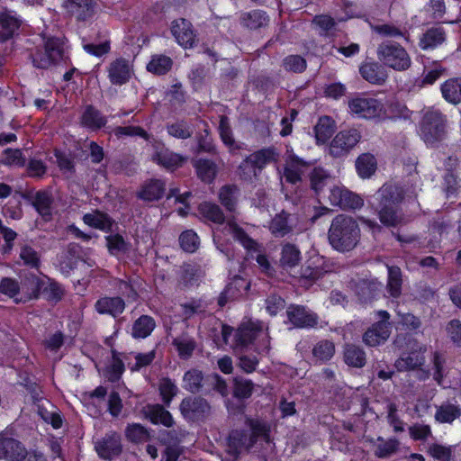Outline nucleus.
<instances>
[{
  "label": "nucleus",
  "mask_w": 461,
  "mask_h": 461,
  "mask_svg": "<svg viewBox=\"0 0 461 461\" xmlns=\"http://www.w3.org/2000/svg\"><path fill=\"white\" fill-rule=\"evenodd\" d=\"M106 72L112 85L122 86L131 77L132 68L127 59L119 58L108 65Z\"/></svg>",
  "instance_id": "13"
},
{
  "label": "nucleus",
  "mask_w": 461,
  "mask_h": 461,
  "mask_svg": "<svg viewBox=\"0 0 461 461\" xmlns=\"http://www.w3.org/2000/svg\"><path fill=\"white\" fill-rule=\"evenodd\" d=\"M173 343L176 346L180 357L184 359L189 358L195 348V342L193 339L188 337L175 339Z\"/></svg>",
  "instance_id": "52"
},
{
  "label": "nucleus",
  "mask_w": 461,
  "mask_h": 461,
  "mask_svg": "<svg viewBox=\"0 0 461 461\" xmlns=\"http://www.w3.org/2000/svg\"><path fill=\"white\" fill-rule=\"evenodd\" d=\"M155 354L153 351H149L147 353H139L134 356L135 364L131 365L128 363L129 368L131 371H138L140 368L149 366L154 359Z\"/></svg>",
  "instance_id": "64"
},
{
  "label": "nucleus",
  "mask_w": 461,
  "mask_h": 461,
  "mask_svg": "<svg viewBox=\"0 0 461 461\" xmlns=\"http://www.w3.org/2000/svg\"><path fill=\"white\" fill-rule=\"evenodd\" d=\"M289 321L297 328H312L317 325V315L302 306H291L287 310Z\"/></svg>",
  "instance_id": "16"
},
{
  "label": "nucleus",
  "mask_w": 461,
  "mask_h": 461,
  "mask_svg": "<svg viewBox=\"0 0 461 461\" xmlns=\"http://www.w3.org/2000/svg\"><path fill=\"white\" fill-rule=\"evenodd\" d=\"M301 261L300 250L292 244H285L283 246L280 264L283 269L290 270L298 266Z\"/></svg>",
  "instance_id": "28"
},
{
  "label": "nucleus",
  "mask_w": 461,
  "mask_h": 461,
  "mask_svg": "<svg viewBox=\"0 0 461 461\" xmlns=\"http://www.w3.org/2000/svg\"><path fill=\"white\" fill-rule=\"evenodd\" d=\"M446 116L439 110L429 108L423 113L419 134L428 147H436L446 138Z\"/></svg>",
  "instance_id": "3"
},
{
  "label": "nucleus",
  "mask_w": 461,
  "mask_h": 461,
  "mask_svg": "<svg viewBox=\"0 0 461 461\" xmlns=\"http://www.w3.org/2000/svg\"><path fill=\"white\" fill-rule=\"evenodd\" d=\"M456 160L451 157H447L443 161V165L438 164V168H445L447 173L444 176V191L446 193V199L454 198L459 187L456 176L451 172L452 168L456 166Z\"/></svg>",
  "instance_id": "23"
},
{
  "label": "nucleus",
  "mask_w": 461,
  "mask_h": 461,
  "mask_svg": "<svg viewBox=\"0 0 461 461\" xmlns=\"http://www.w3.org/2000/svg\"><path fill=\"white\" fill-rule=\"evenodd\" d=\"M270 230L276 236L283 237L290 231L287 215L285 212L277 214L270 224Z\"/></svg>",
  "instance_id": "54"
},
{
  "label": "nucleus",
  "mask_w": 461,
  "mask_h": 461,
  "mask_svg": "<svg viewBox=\"0 0 461 461\" xmlns=\"http://www.w3.org/2000/svg\"><path fill=\"white\" fill-rule=\"evenodd\" d=\"M310 179L312 189L319 194L327 185L330 176L323 168L316 167L311 173Z\"/></svg>",
  "instance_id": "51"
},
{
  "label": "nucleus",
  "mask_w": 461,
  "mask_h": 461,
  "mask_svg": "<svg viewBox=\"0 0 461 461\" xmlns=\"http://www.w3.org/2000/svg\"><path fill=\"white\" fill-rule=\"evenodd\" d=\"M425 348H420L419 351H412L408 356L401 357L395 362V367L398 371L414 369L421 366L424 362L423 352Z\"/></svg>",
  "instance_id": "30"
},
{
  "label": "nucleus",
  "mask_w": 461,
  "mask_h": 461,
  "mask_svg": "<svg viewBox=\"0 0 461 461\" xmlns=\"http://www.w3.org/2000/svg\"><path fill=\"white\" fill-rule=\"evenodd\" d=\"M376 167V158L370 153H364L356 160V169L361 178H369L375 174Z\"/></svg>",
  "instance_id": "27"
},
{
  "label": "nucleus",
  "mask_w": 461,
  "mask_h": 461,
  "mask_svg": "<svg viewBox=\"0 0 461 461\" xmlns=\"http://www.w3.org/2000/svg\"><path fill=\"white\" fill-rule=\"evenodd\" d=\"M253 390V384L249 380L235 379L234 395L238 398H249Z\"/></svg>",
  "instance_id": "63"
},
{
  "label": "nucleus",
  "mask_w": 461,
  "mask_h": 461,
  "mask_svg": "<svg viewBox=\"0 0 461 461\" xmlns=\"http://www.w3.org/2000/svg\"><path fill=\"white\" fill-rule=\"evenodd\" d=\"M359 72L364 79L371 84H382L385 80L384 73L381 71L380 66L375 62H368L363 64Z\"/></svg>",
  "instance_id": "34"
},
{
  "label": "nucleus",
  "mask_w": 461,
  "mask_h": 461,
  "mask_svg": "<svg viewBox=\"0 0 461 461\" xmlns=\"http://www.w3.org/2000/svg\"><path fill=\"white\" fill-rule=\"evenodd\" d=\"M318 143H325L334 133L335 125L333 120L329 116L321 117L314 128Z\"/></svg>",
  "instance_id": "33"
},
{
  "label": "nucleus",
  "mask_w": 461,
  "mask_h": 461,
  "mask_svg": "<svg viewBox=\"0 0 461 461\" xmlns=\"http://www.w3.org/2000/svg\"><path fill=\"white\" fill-rule=\"evenodd\" d=\"M203 379L201 371L197 369L189 370L184 375V387L192 393L198 392L202 387Z\"/></svg>",
  "instance_id": "49"
},
{
  "label": "nucleus",
  "mask_w": 461,
  "mask_h": 461,
  "mask_svg": "<svg viewBox=\"0 0 461 461\" xmlns=\"http://www.w3.org/2000/svg\"><path fill=\"white\" fill-rule=\"evenodd\" d=\"M360 139L361 134L356 129L339 131L330 145V155L338 158L348 154L359 142Z\"/></svg>",
  "instance_id": "11"
},
{
  "label": "nucleus",
  "mask_w": 461,
  "mask_h": 461,
  "mask_svg": "<svg viewBox=\"0 0 461 461\" xmlns=\"http://www.w3.org/2000/svg\"><path fill=\"white\" fill-rule=\"evenodd\" d=\"M64 9L77 20L85 21L95 13V0H63Z\"/></svg>",
  "instance_id": "18"
},
{
  "label": "nucleus",
  "mask_w": 461,
  "mask_h": 461,
  "mask_svg": "<svg viewBox=\"0 0 461 461\" xmlns=\"http://www.w3.org/2000/svg\"><path fill=\"white\" fill-rule=\"evenodd\" d=\"M123 371H124L123 359L121 357L120 354L113 351L112 359L104 370V375L110 381L113 382V381L118 380L121 377Z\"/></svg>",
  "instance_id": "44"
},
{
  "label": "nucleus",
  "mask_w": 461,
  "mask_h": 461,
  "mask_svg": "<svg viewBox=\"0 0 461 461\" xmlns=\"http://www.w3.org/2000/svg\"><path fill=\"white\" fill-rule=\"evenodd\" d=\"M22 20L14 11L5 10L0 13V39L6 41L12 38L21 26Z\"/></svg>",
  "instance_id": "20"
},
{
  "label": "nucleus",
  "mask_w": 461,
  "mask_h": 461,
  "mask_svg": "<svg viewBox=\"0 0 461 461\" xmlns=\"http://www.w3.org/2000/svg\"><path fill=\"white\" fill-rule=\"evenodd\" d=\"M49 283V278L46 276L30 275L22 283L23 296L18 300L23 303L32 299L37 298L43 287Z\"/></svg>",
  "instance_id": "14"
},
{
  "label": "nucleus",
  "mask_w": 461,
  "mask_h": 461,
  "mask_svg": "<svg viewBox=\"0 0 461 461\" xmlns=\"http://www.w3.org/2000/svg\"><path fill=\"white\" fill-rule=\"evenodd\" d=\"M146 415L154 424H162L166 427L173 425V418L169 411L161 405L155 404L147 407Z\"/></svg>",
  "instance_id": "32"
},
{
  "label": "nucleus",
  "mask_w": 461,
  "mask_h": 461,
  "mask_svg": "<svg viewBox=\"0 0 461 461\" xmlns=\"http://www.w3.org/2000/svg\"><path fill=\"white\" fill-rule=\"evenodd\" d=\"M23 453L25 448L19 441L0 435V459L21 461Z\"/></svg>",
  "instance_id": "21"
},
{
  "label": "nucleus",
  "mask_w": 461,
  "mask_h": 461,
  "mask_svg": "<svg viewBox=\"0 0 461 461\" xmlns=\"http://www.w3.org/2000/svg\"><path fill=\"white\" fill-rule=\"evenodd\" d=\"M107 248L111 254L119 255L127 249V244L123 238L119 235H110L106 237Z\"/></svg>",
  "instance_id": "60"
},
{
  "label": "nucleus",
  "mask_w": 461,
  "mask_h": 461,
  "mask_svg": "<svg viewBox=\"0 0 461 461\" xmlns=\"http://www.w3.org/2000/svg\"><path fill=\"white\" fill-rule=\"evenodd\" d=\"M380 221L388 226H395L402 221V218L393 207V203H385L379 211Z\"/></svg>",
  "instance_id": "50"
},
{
  "label": "nucleus",
  "mask_w": 461,
  "mask_h": 461,
  "mask_svg": "<svg viewBox=\"0 0 461 461\" xmlns=\"http://www.w3.org/2000/svg\"><path fill=\"white\" fill-rule=\"evenodd\" d=\"M171 32L177 43L185 49L192 48L195 36L191 23L185 19H177L172 23Z\"/></svg>",
  "instance_id": "17"
},
{
  "label": "nucleus",
  "mask_w": 461,
  "mask_h": 461,
  "mask_svg": "<svg viewBox=\"0 0 461 461\" xmlns=\"http://www.w3.org/2000/svg\"><path fill=\"white\" fill-rule=\"evenodd\" d=\"M417 198V190L412 185L396 182L385 183L376 193L381 202H404Z\"/></svg>",
  "instance_id": "9"
},
{
  "label": "nucleus",
  "mask_w": 461,
  "mask_h": 461,
  "mask_svg": "<svg viewBox=\"0 0 461 461\" xmlns=\"http://www.w3.org/2000/svg\"><path fill=\"white\" fill-rule=\"evenodd\" d=\"M285 161V164L282 177L291 184L300 182L302 176L308 167V163L294 154L293 150L289 149L286 150Z\"/></svg>",
  "instance_id": "12"
},
{
  "label": "nucleus",
  "mask_w": 461,
  "mask_h": 461,
  "mask_svg": "<svg viewBox=\"0 0 461 461\" xmlns=\"http://www.w3.org/2000/svg\"><path fill=\"white\" fill-rule=\"evenodd\" d=\"M113 133L118 138L123 136H140L145 140H149V134L139 126H120L113 130Z\"/></svg>",
  "instance_id": "62"
},
{
  "label": "nucleus",
  "mask_w": 461,
  "mask_h": 461,
  "mask_svg": "<svg viewBox=\"0 0 461 461\" xmlns=\"http://www.w3.org/2000/svg\"><path fill=\"white\" fill-rule=\"evenodd\" d=\"M95 450L104 459H112L122 451L121 438L116 433L107 434L103 439L95 442Z\"/></svg>",
  "instance_id": "15"
},
{
  "label": "nucleus",
  "mask_w": 461,
  "mask_h": 461,
  "mask_svg": "<svg viewBox=\"0 0 461 461\" xmlns=\"http://www.w3.org/2000/svg\"><path fill=\"white\" fill-rule=\"evenodd\" d=\"M345 362L348 366L362 367L366 363L365 352L354 345H348L344 352Z\"/></svg>",
  "instance_id": "45"
},
{
  "label": "nucleus",
  "mask_w": 461,
  "mask_h": 461,
  "mask_svg": "<svg viewBox=\"0 0 461 461\" xmlns=\"http://www.w3.org/2000/svg\"><path fill=\"white\" fill-rule=\"evenodd\" d=\"M377 316L380 320L374 323L363 335L364 343L369 347L384 343L390 336L389 313L386 311H379Z\"/></svg>",
  "instance_id": "10"
},
{
  "label": "nucleus",
  "mask_w": 461,
  "mask_h": 461,
  "mask_svg": "<svg viewBox=\"0 0 461 461\" xmlns=\"http://www.w3.org/2000/svg\"><path fill=\"white\" fill-rule=\"evenodd\" d=\"M83 220L88 226L106 232L113 230V225L114 223L107 214L100 212L87 213L84 216Z\"/></svg>",
  "instance_id": "29"
},
{
  "label": "nucleus",
  "mask_w": 461,
  "mask_h": 461,
  "mask_svg": "<svg viewBox=\"0 0 461 461\" xmlns=\"http://www.w3.org/2000/svg\"><path fill=\"white\" fill-rule=\"evenodd\" d=\"M153 159L167 168H174L180 166L185 160L183 157L173 153L168 149H163L153 155Z\"/></svg>",
  "instance_id": "43"
},
{
  "label": "nucleus",
  "mask_w": 461,
  "mask_h": 461,
  "mask_svg": "<svg viewBox=\"0 0 461 461\" xmlns=\"http://www.w3.org/2000/svg\"><path fill=\"white\" fill-rule=\"evenodd\" d=\"M2 163L8 166L22 167L25 163L20 149H6L1 159Z\"/></svg>",
  "instance_id": "58"
},
{
  "label": "nucleus",
  "mask_w": 461,
  "mask_h": 461,
  "mask_svg": "<svg viewBox=\"0 0 461 461\" xmlns=\"http://www.w3.org/2000/svg\"><path fill=\"white\" fill-rule=\"evenodd\" d=\"M460 415V410L454 404H443L438 408L435 419L440 423H451Z\"/></svg>",
  "instance_id": "48"
},
{
  "label": "nucleus",
  "mask_w": 461,
  "mask_h": 461,
  "mask_svg": "<svg viewBox=\"0 0 461 461\" xmlns=\"http://www.w3.org/2000/svg\"><path fill=\"white\" fill-rule=\"evenodd\" d=\"M65 53L62 42L59 38H48L42 50L32 55V62L36 68H48L63 61Z\"/></svg>",
  "instance_id": "8"
},
{
  "label": "nucleus",
  "mask_w": 461,
  "mask_h": 461,
  "mask_svg": "<svg viewBox=\"0 0 461 461\" xmlns=\"http://www.w3.org/2000/svg\"><path fill=\"white\" fill-rule=\"evenodd\" d=\"M387 289L391 296L398 297L401 294L402 275L397 267H388Z\"/></svg>",
  "instance_id": "47"
},
{
  "label": "nucleus",
  "mask_w": 461,
  "mask_h": 461,
  "mask_svg": "<svg viewBox=\"0 0 461 461\" xmlns=\"http://www.w3.org/2000/svg\"><path fill=\"white\" fill-rule=\"evenodd\" d=\"M398 441L390 438L388 440L378 439V444L375 450V455L378 457H387L393 454L398 447Z\"/></svg>",
  "instance_id": "59"
},
{
  "label": "nucleus",
  "mask_w": 461,
  "mask_h": 461,
  "mask_svg": "<svg viewBox=\"0 0 461 461\" xmlns=\"http://www.w3.org/2000/svg\"><path fill=\"white\" fill-rule=\"evenodd\" d=\"M198 210L203 218L215 223H222L227 219L217 203H199Z\"/></svg>",
  "instance_id": "40"
},
{
  "label": "nucleus",
  "mask_w": 461,
  "mask_h": 461,
  "mask_svg": "<svg viewBox=\"0 0 461 461\" xmlns=\"http://www.w3.org/2000/svg\"><path fill=\"white\" fill-rule=\"evenodd\" d=\"M352 115L366 120L382 121L388 117L384 104L373 97L357 96L348 101Z\"/></svg>",
  "instance_id": "6"
},
{
  "label": "nucleus",
  "mask_w": 461,
  "mask_h": 461,
  "mask_svg": "<svg viewBox=\"0 0 461 461\" xmlns=\"http://www.w3.org/2000/svg\"><path fill=\"white\" fill-rule=\"evenodd\" d=\"M159 392L163 402L168 405L177 393L176 385L168 378H163L159 382Z\"/></svg>",
  "instance_id": "57"
},
{
  "label": "nucleus",
  "mask_w": 461,
  "mask_h": 461,
  "mask_svg": "<svg viewBox=\"0 0 461 461\" xmlns=\"http://www.w3.org/2000/svg\"><path fill=\"white\" fill-rule=\"evenodd\" d=\"M377 59L386 68L398 72L408 70L411 66V58L408 51L399 43L385 41L376 50Z\"/></svg>",
  "instance_id": "4"
},
{
  "label": "nucleus",
  "mask_w": 461,
  "mask_h": 461,
  "mask_svg": "<svg viewBox=\"0 0 461 461\" xmlns=\"http://www.w3.org/2000/svg\"><path fill=\"white\" fill-rule=\"evenodd\" d=\"M335 351L334 344L328 340L319 342L313 348V355L321 361L329 360Z\"/></svg>",
  "instance_id": "56"
},
{
  "label": "nucleus",
  "mask_w": 461,
  "mask_h": 461,
  "mask_svg": "<svg viewBox=\"0 0 461 461\" xmlns=\"http://www.w3.org/2000/svg\"><path fill=\"white\" fill-rule=\"evenodd\" d=\"M209 410L207 402L199 397H188L182 401L180 411L188 420L199 419Z\"/></svg>",
  "instance_id": "22"
},
{
  "label": "nucleus",
  "mask_w": 461,
  "mask_h": 461,
  "mask_svg": "<svg viewBox=\"0 0 461 461\" xmlns=\"http://www.w3.org/2000/svg\"><path fill=\"white\" fill-rule=\"evenodd\" d=\"M268 16L265 12L260 10H254L246 13L241 17L242 25L251 30L266 26L268 23Z\"/></svg>",
  "instance_id": "35"
},
{
  "label": "nucleus",
  "mask_w": 461,
  "mask_h": 461,
  "mask_svg": "<svg viewBox=\"0 0 461 461\" xmlns=\"http://www.w3.org/2000/svg\"><path fill=\"white\" fill-rule=\"evenodd\" d=\"M228 231L233 236L235 240L240 241V243L249 251V252H257L258 251V244L255 240L250 239L242 229L238 227L235 223L231 221H228L226 226Z\"/></svg>",
  "instance_id": "37"
},
{
  "label": "nucleus",
  "mask_w": 461,
  "mask_h": 461,
  "mask_svg": "<svg viewBox=\"0 0 461 461\" xmlns=\"http://www.w3.org/2000/svg\"><path fill=\"white\" fill-rule=\"evenodd\" d=\"M181 248L186 252H194L199 246V238L193 230L183 231L179 237Z\"/></svg>",
  "instance_id": "53"
},
{
  "label": "nucleus",
  "mask_w": 461,
  "mask_h": 461,
  "mask_svg": "<svg viewBox=\"0 0 461 461\" xmlns=\"http://www.w3.org/2000/svg\"><path fill=\"white\" fill-rule=\"evenodd\" d=\"M279 153L273 147L265 148L250 154L239 167L240 175L246 180H250L267 165L276 162Z\"/></svg>",
  "instance_id": "7"
},
{
  "label": "nucleus",
  "mask_w": 461,
  "mask_h": 461,
  "mask_svg": "<svg viewBox=\"0 0 461 461\" xmlns=\"http://www.w3.org/2000/svg\"><path fill=\"white\" fill-rule=\"evenodd\" d=\"M284 68L293 72H303L306 68V61L298 55L286 57L283 61Z\"/></svg>",
  "instance_id": "61"
},
{
  "label": "nucleus",
  "mask_w": 461,
  "mask_h": 461,
  "mask_svg": "<svg viewBox=\"0 0 461 461\" xmlns=\"http://www.w3.org/2000/svg\"><path fill=\"white\" fill-rule=\"evenodd\" d=\"M95 308L100 314H108L116 317L124 311L125 303L120 297L104 296L97 300Z\"/></svg>",
  "instance_id": "24"
},
{
  "label": "nucleus",
  "mask_w": 461,
  "mask_h": 461,
  "mask_svg": "<svg viewBox=\"0 0 461 461\" xmlns=\"http://www.w3.org/2000/svg\"><path fill=\"white\" fill-rule=\"evenodd\" d=\"M445 41V32L442 28L428 30L420 41V47L423 50L433 49Z\"/></svg>",
  "instance_id": "36"
},
{
  "label": "nucleus",
  "mask_w": 461,
  "mask_h": 461,
  "mask_svg": "<svg viewBox=\"0 0 461 461\" xmlns=\"http://www.w3.org/2000/svg\"><path fill=\"white\" fill-rule=\"evenodd\" d=\"M172 59L165 55H154L147 65L148 71L156 75H164L170 70Z\"/></svg>",
  "instance_id": "42"
},
{
  "label": "nucleus",
  "mask_w": 461,
  "mask_h": 461,
  "mask_svg": "<svg viewBox=\"0 0 461 461\" xmlns=\"http://www.w3.org/2000/svg\"><path fill=\"white\" fill-rule=\"evenodd\" d=\"M258 339L262 341V348H267V335L262 321H249L243 322L235 333V343L230 344L235 351L242 350Z\"/></svg>",
  "instance_id": "5"
},
{
  "label": "nucleus",
  "mask_w": 461,
  "mask_h": 461,
  "mask_svg": "<svg viewBox=\"0 0 461 461\" xmlns=\"http://www.w3.org/2000/svg\"><path fill=\"white\" fill-rule=\"evenodd\" d=\"M82 124L92 130H98L105 125L106 119L95 109L87 107L82 115Z\"/></svg>",
  "instance_id": "41"
},
{
  "label": "nucleus",
  "mask_w": 461,
  "mask_h": 461,
  "mask_svg": "<svg viewBox=\"0 0 461 461\" xmlns=\"http://www.w3.org/2000/svg\"><path fill=\"white\" fill-rule=\"evenodd\" d=\"M0 292L14 299L15 303H23V301L18 300L23 296L22 286L14 279L3 278L0 282Z\"/></svg>",
  "instance_id": "46"
},
{
  "label": "nucleus",
  "mask_w": 461,
  "mask_h": 461,
  "mask_svg": "<svg viewBox=\"0 0 461 461\" xmlns=\"http://www.w3.org/2000/svg\"><path fill=\"white\" fill-rule=\"evenodd\" d=\"M166 129L168 135L176 139L185 140L193 134L191 125L183 120L168 122Z\"/></svg>",
  "instance_id": "39"
},
{
  "label": "nucleus",
  "mask_w": 461,
  "mask_h": 461,
  "mask_svg": "<svg viewBox=\"0 0 461 461\" xmlns=\"http://www.w3.org/2000/svg\"><path fill=\"white\" fill-rule=\"evenodd\" d=\"M360 230L356 221L345 215L337 216L329 230L330 245L338 251L353 249L359 241Z\"/></svg>",
  "instance_id": "2"
},
{
  "label": "nucleus",
  "mask_w": 461,
  "mask_h": 461,
  "mask_svg": "<svg viewBox=\"0 0 461 461\" xmlns=\"http://www.w3.org/2000/svg\"><path fill=\"white\" fill-rule=\"evenodd\" d=\"M156 327L154 319L148 315H142L132 325L131 335L136 339H145L150 335Z\"/></svg>",
  "instance_id": "31"
},
{
  "label": "nucleus",
  "mask_w": 461,
  "mask_h": 461,
  "mask_svg": "<svg viewBox=\"0 0 461 461\" xmlns=\"http://www.w3.org/2000/svg\"><path fill=\"white\" fill-rule=\"evenodd\" d=\"M249 426L250 428L249 437L239 430L230 433L228 438L226 456L222 457L221 461H236L239 455L244 450H253L262 453V455L273 450L270 425L259 420H251Z\"/></svg>",
  "instance_id": "1"
},
{
  "label": "nucleus",
  "mask_w": 461,
  "mask_h": 461,
  "mask_svg": "<svg viewBox=\"0 0 461 461\" xmlns=\"http://www.w3.org/2000/svg\"><path fill=\"white\" fill-rule=\"evenodd\" d=\"M194 167L197 175L202 181L210 183L213 180L217 173L216 165L208 159L200 158L195 161Z\"/></svg>",
  "instance_id": "38"
},
{
  "label": "nucleus",
  "mask_w": 461,
  "mask_h": 461,
  "mask_svg": "<svg viewBox=\"0 0 461 461\" xmlns=\"http://www.w3.org/2000/svg\"><path fill=\"white\" fill-rule=\"evenodd\" d=\"M165 193V184L160 180H150L147 182L137 194V198L152 202L158 201L163 197Z\"/></svg>",
  "instance_id": "25"
},
{
  "label": "nucleus",
  "mask_w": 461,
  "mask_h": 461,
  "mask_svg": "<svg viewBox=\"0 0 461 461\" xmlns=\"http://www.w3.org/2000/svg\"><path fill=\"white\" fill-rule=\"evenodd\" d=\"M444 99L453 104L461 103V77L450 78L441 86Z\"/></svg>",
  "instance_id": "26"
},
{
  "label": "nucleus",
  "mask_w": 461,
  "mask_h": 461,
  "mask_svg": "<svg viewBox=\"0 0 461 461\" xmlns=\"http://www.w3.org/2000/svg\"><path fill=\"white\" fill-rule=\"evenodd\" d=\"M330 202H359L358 195L342 186H334L330 190Z\"/></svg>",
  "instance_id": "55"
},
{
  "label": "nucleus",
  "mask_w": 461,
  "mask_h": 461,
  "mask_svg": "<svg viewBox=\"0 0 461 461\" xmlns=\"http://www.w3.org/2000/svg\"><path fill=\"white\" fill-rule=\"evenodd\" d=\"M249 288V283L240 276H235L221 294L218 303L224 306L229 300L239 298L245 294Z\"/></svg>",
  "instance_id": "19"
}]
</instances>
